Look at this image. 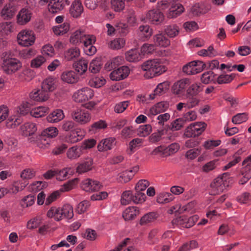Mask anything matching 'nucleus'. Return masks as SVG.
<instances>
[{"label":"nucleus","instance_id":"nucleus-1","mask_svg":"<svg viewBox=\"0 0 251 251\" xmlns=\"http://www.w3.org/2000/svg\"><path fill=\"white\" fill-rule=\"evenodd\" d=\"M142 69L146 71L145 76L149 78H152L159 75L166 71L165 66L157 59L146 61L142 65Z\"/></svg>","mask_w":251,"mask_h":251},{"label":"nucleus","instance_id":"nucleus-2","mask_svg":"<svg viewBox=\"0 0 251 251\" xmlns=\"http://www.w3.org/2000/svg\"><path fill=\"white\" fill-rule=\"evenodd\" d=\"M22 63L17 58L7 57L3 60L1 68L6 74L15 73L22 68Z\"/></svg>","mask_w":251,"mask_h":251},{"label":"nucleus","instance_id":"nucleus-3","mask_svg":"<svg viewBox=\"0 0 251 251\" xmlns=\"http://www.w3.org/2000/svg\"><path fill=\"white\" fill-rule=\"evenodd\" d=\"M206 124L204 122H196L191 124L185 130L184 136L187 138L200 135L205 129Z\"/></svg>","mask_w":251,"mask_h":251},{"label":"nucleus","instance_id":"nucleus-4","mask_svg":"<svg viewBox=\"0 0 251 251\" xmlns=\"http://www.w3.org/2000/svg\"><path fill=\"white\" fill-rule=\"evenodd\" d=\"M227 173H224L221 177L215 178L210 184L213 194H219L228 186V182L226 179Z\"/></svg>","mask_w":251,"mask_h":251},{"label":"nucleus","instance_id":"nucleus-5","mask_svg":"<svg viewBox=\"0 0 251 251\" xmlns=\"http://www.w3.org/2000/svg\"><path fill=\"white\" fill-rule=\"evenodd\" d=\"M205 64L201 61H193L185 65L182 68L183 72L188 75H193L203 71Z\"/></svg>","mask_w":251,"mask_h":251},{"label":"nucleus","instance_id":"nucleus-6","mask_svg":"<svg viewBox=\"0 0 251 251\" xmlns=\"http://www.w3.org/2000/svg\"><path fill=\"white\" fill-rule=\"evenodd\" d=\"M94 95V91L89 87H84L78 90L73 96L74 100L76 102H83L91 99Z\"/></svg>","mask_w":251,"mask_h":251},{"label":"nucleus","instance_id":"nucleus-7","mask_svg":"<svg viewBox=\"0 0 251 251\" xmlns=\"http://www.w3.org/2000/svg\"><path fill=\"white\" fill-rule=\"evenodd\" d=\"M48 2V9L50 12L56 13L62 10L66 5H68L67 0H40L39 3L44 5Z\"/></svg>","mask_w":251,"mask_h":251},{"label":"nucleus","instance_id":"nucleus-8","mask_svg":"<svg viewBox=\"0 0 251 251\" xmlns=\"http://www.w3.org/2000/svg\"><path fill=\"white\" fill-rule=\"evenodd\" d=\"M71 115L74 121L82 125L87 123L90 121L91 119L88 111L80 108L72 110Z\"/></svg>","mask_w":251,"mask_h":251},{"label":"nucleus","instance_id":"nucleus-9","mask_svg":"<svg viewBox=\"0 0 251 251\" xmlns=\"http://www.w3.org/2000/svg\"><path fill=\"white\" fill-rule=\"evenodd\" d=\"M19 44L24 47L31 46L35 42V37L31 30L21 31L17 36Z\"/></svg>","mask_w":251,"mask_h":251},{"label":"nucleus","instance_id":"nucleus-10","mask_svg":"<svg viewBox=\"0 0 251 251\" xmlns=\"http://www.w3.org/2000/svg\"><path fill=\"white\" fill-rule=\"evenodd\" d=\"M130 70L127 66H123L114 70L110 74V79L114 81H119L127 77Z\"/></svg>","mask_w":251,"mask_h":251},{"label":"nucleus","instance_id":"nucleus-11","mask_svg":"<svg viewBox=\"0 0 251 251\" xmlns=\"http://www.w3.org/2000/svg\"><path fill=\"white\" fill-rule=\"evenodd\" d=\"M81 187L86 192L99 191L102 187L100 182L91 178H87L81 182Z\"/></svg>","mask_w":251,"mask_h":251},{"label":"nucleus","instance_id":"nucleus-12","mask_svg":"<svg viewBox=\"0 0 251 251\" xmlns=\"http://www.w3.org/2000/svg\"><path fill=\"white\" fill-rule=\"evenodd\" d=\"M190 84L189 79H182L175 82L172 87V93L176 95L181 96L183 94L185 88Z\"/></svg>","mask_w":251,"mask_h":251},{"label":"nucleus","instance_id":"nucleus-13","mask_svg":"<svg viewBox=\"0 0 251 251\" xmlns=\"http://www.w3.org/2000/svg\"><path fill=\"white\" fill-rule=\"evenodd\" d=\"M30 10L26 8L22 9L17 16V23L20 25H24L29 22L31 18Z\"/></svg>","mask_w":251,"mask_h":251},{"label":"nucleus","instance_id":"nucleus-14","mask_svg":"<svg viewBox=\"0 0 251 251\" xmlns=\"http://www.w3.org/2000/svg\"><path fill=\"white\" fill-rule=\"evenodd\" d=\"M115 145V138L109 137L101 140L98 145V149L100 151H107L111 150Z\"/></svg>","mask_w":251,"mask_h":251},{"label":"nucleus","instance_id":"nucleus-15","mask_svg":"<svg viewBox=\"0 0 251 251\" xmlns=\"http://www.w3.org/2000/svg\"><path fill=\"white\" fill-rule=\"evenodd\" d=\"M31 100L35 101H45L49 98V93L43 89L34 90L29 94Z\"/></svg>","mask_w":251,"mask_h":251},{"label":"nucleus","instance_id":"nucleus-16","mask_svg":"<svg viewBox=\"0 0 251 251\" xmlns=\"http://www.w3.org/2000/svg\"><path fill=\"white\" fill-rule=\"evenodd\" d=\"M61 78L66 83H75L78 81L79 77L74 71L67 70L62 73Z\"/></svg>","mask_w":251,"mask_h":251},{"label":"nucleus","instance_id":"nucleus-17","mask_svg":"<svg viewBox=\"0 0 251 251\" xmlns=\"http://www.w3.org/2000/svg\"><path fill=\"white\" fill-rule=\"evenodd\" d=\"M195 219L194 216L191 217L187 219L185 217L182 216L173 220L172 223L173 224L182 225L183 227L186 228H190L195 225Z\"/></svg>","mask_w":251,"mask_h":251},{"label":"nucleus","instance_id":"nucleus-18","mask_svg":"<svg viewBox=\"0 0 251 251\" xmlns=\"http://www.w3.org/2000/svg\"><path fill=\"white\" fill-rule=\"evenodd\" d=\"M148 19L153 24H158L164 20V15L159 10H152L149 11L146 16Z\"/></svg>","mask_w":251,"mask_h":251},{"label":"nucleus","instance_id":"nucleus-19","mask_svg":"<svg viewBox=\"0 0 251 251\" xmlns=\"http://www.w3.org/2000/svg\"><path fill=\"white\" fill-rule=\"evenodd\" d=\"M83 152L81 147L76 145L70 148L66 152V155L68 159L73 160L78 158Z\"/></svg>","mask_w":251,"mask_h":251},{"label":"nucleus","instance_id":"nucleus-20","mask_svg":"<svg viewBox=\"0 0 251 251\" xmlns=\"http://www.w3.org/2000/svg\"><path fill=\"white\" fill-rule=\"evenodd\" d=\"M85 33L82 29H78L73 32L70 38V42L74 45H79L84 41Z\"/></svg>","mask_w":251,"mask_h":251},{"label":"nucleus","instance_id":"nucleus-21","mask_svg":"<svg viewBox=\"0 0 251 251\" xmlns=\"http://www.w3.org/2000/svg\"><path fill=\"white\" fill-rule=\"evenodd\" d=\"M83 11V7L81 2L78 0H75L72 4L70 8V13L74 18H78L80 16Z\"/></svg>","mask_w":251,"mask_h":251},{"label":"nucleus","instance_id":"nucleus-22","mask_svg":"<svg viewBox=\"0 0 251 251\" xmlns=\"http://www.w3.org/2000/svg\"><path fill=\"white\" fill-rule=\"evenodd\" d=\"M93 163V161L91 158H86L78 164L76 168V172L79 174H82L91 170Z\"/></svg>","mask_w":251,"mask_h":251},{"label":"nucleus","instance_id":"nucleus-23","mask_svg":"<svg viewBox=\"0 0 251 251\" xmlns=\"http://www.w3.org/2000/svg\"><path fill=\"white\" fill-rule=\"evenodd\" d=\"M28 184L27 181H17L7 188V193L16 194L18 192L23 190Z\"/></svg>","mask_w":251,"mask_h":251},{"label":"nucleus","instance_id":"nucleus-24","mask_svg":"<svg viewBox=\"0 0 251 251\" xmlns=\"http://www.w3.org/2000/svg\"><path fill=\"white\" fill-rule=\"evenodd\" d=\"M64 114L62 110L57 109L50 113L46 118L47 121L51 123H57L64 118Z\"/></svg>","mask_w":251,"mask_h":251},{"label":"nucleus","instance_id":"nucleus-25","mask_svg":"<svg viewBox=\"0 0 251 251\" xmlns=\"http://www.w3.org/2000/svg\"><path fill=\"white\" fill-rule=\"evenodd\" d=\"M88 62L87 60L81 58L75 61L73 64V67L80 75L84 74L88 69Z\"/></svg>","mask_w":251,"mask_h":251},{"label":"nucleus","instance_id":"nucleus-26","mask_svg":"<svg viewBox=\"0 0 251 251\" xmlns=\"http://www.w3.org/2000/svg\"><path fill=\"white\" fill-rule=\"evenodd\" d=\"M152 34V29L148 25H140L139 27L138 36L139 38L146 41L150 38Z\"/></svg>","mask_w":251,"mask_h":251},{"label":"nucleus","instance_id":"nucleus-27","mask_svg":"<svg viewBox=\"0 0 251 251\" xmlns=\"http://www.w3.org/2000/svg\"><path fill=\"white\" fill-rule=\"evenodd\" d=\"M23 134L25 136H29L33 134L37 129L36 125L33 123H27L21 126Z\"/></svg>","mask_w":251,"mask_h":251},{"label":"nucleus","instance_id":"nucleus-28","mask_svg":"<svg viewBox=\"0 0 251 251\" xmlns=\"http://www.w3.org/2000/svg\"><path fill=\"white\" fill-rule=\"evenodd\" d=\"M184 8L182 4L176 3L173 4L169 9L168 17L169 18H175L180 15L183 11Z\"/></svg>","mask_w":251,"mask_h":251},{"label":"nucleus","instance_id":"nucleus-29","mask_svg":"<svg viewBox=\"0 0 251 251\" xmlns=\"http://www.w3.org/2000/svg\"><path fill=\"white\" fill-rule=\"evenodd\" d=\"M139 214V210L137 207H129L123 213V217L126 221L133 220Z\"/></svg>","mask_w":251,"mask_h":251},{"label":"nucleus","instance_id":"nucleus-30","mask_svg":"<svg viewBox=\"0 0 251 251\" xmlns=\"http://www.w3.org/2000/svg\"><path fill=\"white\" fill-rule=\"evenodd\" d=\"M153 41L156 46L167 47L170 44V41L162 33L153 36Z\"/></svg>","mask_w":251,"mask_h":251},{"label":"nucleus","instance_id":"nucleus-31","mask_svg":"<svg viewBox=\"0 0 251 251\" xmlns=\"http://www.w3.org/2000/svg\"><path fill=\"white\" fill-rule=\"evenodd\" d=\"M84 133L80 129L77 128L72 131L68 138V141L75 143L80 141L84 137Z\"/></svg>","mask_w":251,"mask_h":251},{"label":"nucleus","instance_id":"nucleus-32","mask_svg":"<svg viewBox=\"0 0 251 251\" xmlns=\"http://www.w3.org/2000/svg\"><path fill=\"white\" fill-rule=\"evenodd\" d=\"M16 12L14 6L10 4H6L1 11V15L4 19L12 18Z\"/></svg>","mask_w":251,"mask_h":251},{"label":"nucleus","instance_id":"nucleus-33","mask_svg":"<svg viewBox=\"0 0 251 251\" xmlns=\"http://www.w3.org/2000/svg\"><path fill=\"white\" fill-rule=\"evenodd\" d=\"M42 89L47 92L53 91L56 88L55 80L52 77L45 79L42 83Z\"/></svg>","mask_w":251,"mask_h":251},{"label":"nucleus","instance_id":"nucleus-34","mask_svg":"<svg viewBox=\"0 0 251 251\" xmlns=\"http://www.w3.org/2000/svg\"><path fill=\"white\" fill-rule=\"evenodd\" d=\"M58 134V129L55 127H49L44 129L40 135V139L41 140H46L45 137L53 138L56 137Z\"/></svg>","mask_w":251,"mask_h":251},{"label":"nucleus","instance_id":"nucleus-35","mask_svg":"<svg viewBox=\"0 0 251 251\" xmlns=\"http://www.w3.org/2000/svg\"><path fill=\"white\" fill-rule=\"evenodd\" d=\"M107 127V124L105 121L100 120L94 123L89 127V132L94 134L100 129H104Z\"/></svg>","mask_w":251,"mask_h":251},{"label":"nucleus","instance_id":"nucleus-36","mask_svg":"<svg viewBox=\"0 0 251 251\" xmlns=\"http://www.w3.org/2000/svg\"><path fill=\"white\" fill-rule=\"evenodd\" d=\"M164 31L166 35L170 38H174L178 35L180 31V28L176 25H170L166 26Z\"/></svg>","mask_w":251,"mask_h":251},{"label":"nucleus","instance_id":"nucleus-37","mask_svg":"<svg viewBox=\"0 0 251 251\" xmlns=\"http://www.w3.org/2000/svg\"><path fill=\"white\" fill-rule=\"evenodd\" d=\"M61 208L52 207L47 212V215L49 218H54V220L58 221L63 218Z\"/></svg>","mask_w":251,"mask_h":251},{"label":"nucleus","instance_id":"nucleus-38","mask_svg":"<svg viewBox=\"0 0 251 251\" xmlns=\"http://www.w3.org/2000/svg\"><path fill=\"white\" fill-rule=\"evenodd\" d=\"M185 123L181 118L176 119L173 121L170 125L166 126L165 129L166 130L171 129L172 131L180 130L184 125Z\"/></svg>","mask_w":251,"mask_h":251},{"label":"nucleus","instance_id":"nucleus-39","mask_svg":"<svg viewBox=\"0 0 251 251\" xmlns=\"http://www.w3.org/2000/svg\"><path fill=\"white\" fill-rule=\"evenodd\" d=\"M126 60L129 62H136L140 60V54L137 49H132L126 53Z\"/></svg>","mask_w":251,"mask_h":251},{"label":"nucleus","instance_id":"nucleus-40","mask_svg":"<svg viewBox=\"0 0 251 251\" xmlns=\"http://www.w3.org/2000/svg\"><path fill=\"white\" fill-rule=\"evenodd\" d=\"M202 90L201 84L194 83L190 85L187 90V95L188 97L197 96Z\"/></svg>","mask_w":251,"mask_h":251},{"label":"nucleus","instance_id":"nucleus-41","mask_svg":"<svg viewBox=\"0 0 251 251\" xmlns=\"http://www.w3.org/2000/svg\"><path fill=\"white\" fill-rule=\"evenodd\" d=\"M79 55V49L76 47L69 49L64 53L65 58L68 61H70L77 58Z\"/></svg>","mask_w":251,"mask_h":251},{"label":"nucleus","instance_id":"nucleus-42","mask_svg":"<svg viewBox=\"0 0 251 251\" xmlns=\"http://www.w3.org/2000/svg\"><path fill=\"white\" fill-rule=\"evenodd\" d=\"M49 108L45 106H40L31 110L30 114L35 118H39L44 116L49 112Z\"/></svg>","mask_w":251,"mask_h":251},{"label":"nucleus","instance_id":"nucleus-43","mask_svg":"<svg viewBox=\"0 0 251 251\" xmlns=\"http://www.w3.org/2000/svg\"><path fill=\"white\" fill-rule=\"evenodd\" d=\"M174 199V196L170 193H162L159 194L157 197V202L164 204L172 201Z\"/></svg>","mask_w":251,"mask_h":251},{"label":"nucleus","instance_id":"nucleus-44","mask_svg":"<svg viewBox=\"0 0 251 251\" xmlns=\"http://www.w3.org/2000/svg\"><path fill=\"white\" fill-rule=\"evenodd\" d=\"M157 218V214L155 212H149L145 214L140 221L141 225H145L153 222Z\"/></svg>","mask_w":251,"mask_h":251},{"label":"nucleus","instance_id":"nucleus-45","mask_svg":"<svg viewBox=\"0 0 251 251\" xmlns=\"http://www.w3.org/2000/svg\"><path fill=\"white\" fill-rule=\"evenodd\" d=\"M70 29V24L64 23L63 24L53 27V31L57 35H63L66 33Z\"/></svg>","mask_w":251,"mask_h":251},{"label":"nucleus","instance_id":"nucleus-46","mask_svg":"<svg viewBox=\"0 0 251 251\" xmlns=\"http://www.w3.org/2000/svg\"><path fill=\"white\" fill-rule=\"evenodd\" d=\"M61 211L63 218L71 219L74 216L73 208L69 204L64 205L61 208Z\"/></svg>","mask_w":251,"mask_h":251},{"label":"nucleus","instance_id":"nucleus-47","mask_svg":"<svg viewBox=\"0 0 251 251\" xmlns=\"http://www.w3.org/2000/svg\"><path fill=\"white\" fill-rule=\"evenodd\" d=\"M198 54L202 56L214 57L219 54L218 52L214 49L212 45L209 46L207 50L202 49L198 52Z\"/></svg>","mask_w":251,"mask_h":251},{"label":"nucleus","instance_id":"nucleus-48","mask_svg":"<svg viewBox=\"0 0 251 251\" xmlns=\"http://www.w3.org/2000/svg\"><path fill=\"white\" fill-rule=\"evenodd\" d=\"M101 66L102 64L99 59H93L90 63L89 71L93 74H97L100 70Z\"/></svg>","mask_w":251,"mask_h":251},{"label":"nucleus","instance_id":"nucleus-49","mask_svg":"<svg viewBox=\"0 0 251 251\" xmlns=\"http://www.w3.org/2000/svg\"><path fill=\"white\" fill-rule=\"evenodd\" d=\"M133 177V173L131 171L126 170L119 175L117 180L121 183H126L129 181Z\"/></svg>","mask_w":251,"mask_h":251},{"label":"nucleus","instance_id":"nucleus-50","mask_svg":"<svg viewBox=\"0 0 251 251\" xmlns=\"http://www.w3.org/2000/svg\"><path fill=\"white\" fill-rule=\"evenodd\" d=\"M235 76L236 75L234 74L231 75H221L218 77L217 81L219 84L229 83L232 81Z\"/></svg>","mask_w":251,"mask_h":251},{"label":"nucleus","instance_id":"nucleus-51","mask_svg":"<svg viewBox=\"0 0 251 251\" xmlns=\"http://www.w3.org/2000/svg\"><path fill=\"white\" fill-rule=\"evenodd\" d=\"M22 122L20 118L15 116L10 117L7 120L6 126L8 128H15Z\"/></svg>","mask_w":251,"mask_h":251},{"label":"nucleus","instance_id":"nucleus-52","mask_svg":"<svg viewBox=\"0 0 251 251\" xmlns=\"http://www.w3.org/2000/svg\"><path fill=\"white\" fill-rule=\"evenodd\" d=\"M111 8L115 12H121L125 6V0H111Z\"/></svg>","mask_w":251,"mask_h":251},{"label":"nucleus","instance_id":"nucleus-53","mask_svg":"<svg viewBox=\"0 0 251 251\" xmlns=\"http://www.w3.org/2000/svg\"><path fill=\"white\" fill-rule=\"evenodd\" d=\"M126 41L124 38H119L112 41L109 45V47L113 50H119L123 48L125 45Z\"/></svg>","mask_w":251,"mask_h":251},{"label":"nucleus","instance_id":"nucleus-54","mask_svg":"<svg viewBox=\"0 0 251 251\" xmlns=\"http://www.w3.org/2000/svg\"><path fill=\"white\" fill-rule=\"evenodd\" d=\"M179 146L177 143H173L163 150V154L165 156H170L178 151Z\"/></svg>","mask_w":251,"mask_h":251},{"label":"nucleus","instance_id":"nucleus-55","mask_svg":"<svg viewBox=\"0 0 251 251\" xmlns=\"http://www.w3.org/2000/svg\"><path fill=\"white\" fill-rule=\"evenodd\" d=\"M133 201V194L130 191H126L122 195L121 202L123 205H127Z\"/></svg>","mask_w":251,"mask_h":251},{"label":"nucleus","instance_id":"nucleus-56","mask_svg":"<svg viewBox=\"0 0 251 251\" xmlns=\"http://www.w3.org/2000/svg\"><path fill=\"white\" fill-rule=\"evenodd\" d=\"M248 119V114L246 113H238L232 118V122L235 124H240L245 122Z\"/></svg>","mask_w":251,"mask_h":251},{"label":"nucleus","instance_id":"nucleus-57","mask_svg":"<svg viewBox=\"0 0 251 251\" xmlns=\"http://www.w3.org/2000/svg\"><path fill=\"white\" fill-rule=\"evenodd\" d=\"M47 183L45 181H36L33 183L29 186V189L31 191L34 193H37L40 190H42L44 188L47 187Z\"/></svg>","mask_w":251,"mask_h":251},{"label":"nucleus","instance_id":"nucleus-58","mask_svg":"<svg viewBox=\"0 0 251 251\" xmlns=\"http://www.w3.org/2000/svg\"><path fill=\"white\" fill-rule=\"evenodd\" d=\"M151 129L150 125L140 126L138 129V135L140 137H146L150 134Z\"/></svg>","mask_w":251,"mask_h":251},{"label":"nucleus","instance_id":"nucleus-59","mask_svg":"<svg viewBox=\"0 0 251 251\" xmlns=\"http://www.w3.org/2000/svg\"><path fill=\"white\" fill-rule=\"evenodd\" d=\"M46 61L45 57L38 55L31 61L30 66L33 68H38L41 66Z\"/></svg>","mask_w":251,"mask_h":251},{"label":"nucleus","instance_id":"nucleus-60","mask_svg":"<svg viewBox=\"0 0 251 251\" xmlns=\"http://www.w3.org/2000/svg\"><path fill=\"white\" fill-rule=\"evenodd\" d=\"M197 118V113L195 111L191 110L184 113L181 117L183 122L185 124L195 120Z\"/></svg>","mask_w":251,"mask_h":251},{"label":"nucleus","instance_id":"nucleus-61","mask_svg":"<svg viewBox=\"0 0 251 251\" xmlns=\"http://www.w3.org/2000/svg\"><path fill=\"white\" fill-rule=\"evenodd\" d=\"M35 175V171L31 169H25L24 170L21 174V177L23 179L21 181L26 180L32 178Z\"/></svg>","mask_w":251,"mask_h":251},{"label":"nucleus","instance_id":"nucleus-62","mask_svg":"<svg viewBox=\"0 0 251 251\" xmlns=\"http://www.w3.org/2000/svg\"><path fill=\"white\" fill-rule=\"evenodd\" d=\"M167 108V104L163 102H160L157 103L154 107L151 109V113L152 115H156L158 113L164 111Z\"/></svg>","mask_w":251,"mask_h":251},{"label":"nucleus","instance_id":"nucleus-63","mask_svg":"<svg viewBox=\"0 0 251 251\" xmlns=\"http://www.w3.org/2000/svg\"><path fill=\"white\" fill-rule=\"evenodd\" d=\"M105 80L103 77H96L89 81V84L92 87L99 88L105 84Z\"/></svg>","mask_w":251,"mask_h":251},{"label":"nucleus","instance_id":"nucleus-64","mask_svg":"<svg viewBox=\"0 0 251 251\" xmlns=\"http://www.w3.org/2000/svg\"><path fill=\"white\" fill-rule=\"evenodd\" d=\"M237 200L241 203H251V194L248 192H244L237 198Z\"/></svg>","mask_w":251,"mask_h":251}]
</instances>
